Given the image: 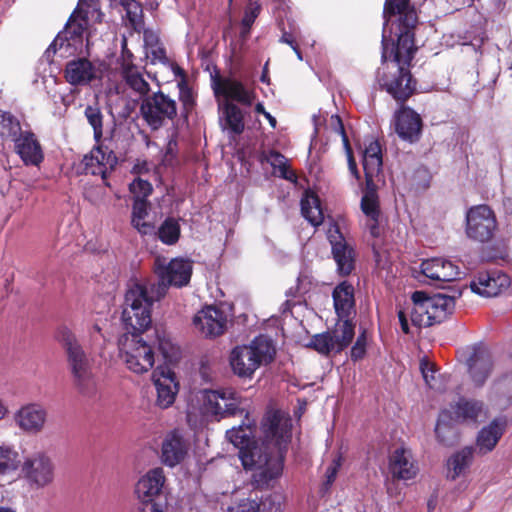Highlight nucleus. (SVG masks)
<instances>
[{
  "mask_svg": "<svg viewBox=\"0 0 512 512\" xmlns=\"http://www.w3.org/2000/svg\"><path fill=\"white\" fill-rule=\"evenodd\" d=\"M226 437L239 449V458L244 469L255 471L252 478L256 488H268L273 480L281 476L283 456L268 452L265 446H258L251 425L241 424L232 427L226 431Z\"/></svg>",
  "mask_w": 512,
  "mask_h": 512,
  "instance_id": "obj_1",
  "label": "nucleus"
},
{
  "mask_svg": "<svg viewBox=\"0 0 512 512\" xmlns=\"http://www.w3.org/2000/svg\"><path fill=\"white\" fill-rule=\"evenodd\" d=\"M54 339L64 352L73 383L80 394L92 396L96 392V381L92 365L75 332L66 324L57 326Z\"/></svg>",
  "mask_w": 512,
  "mask_h": 512,
  "instance_id": "obj_2",
  "label": "nucleus"
},
{
  "mask_svg": "<svg viewBox=\"0 0 512 512\" xmlns=\"http://www.w3.org/2000/svg\"><path fill=\"white\" fill-rule=\"evenodd\" d=\"M152 290L147 284H133L125 294V307L122 312V322L126 333L123 336H140L152 324L151 309L156 301Z\"/></svg>",
  "mask_w": 512,
  "mask_h": 512,
  "instance_id": "obj_3",
  "label": "nucleus"
},
{
  "mask_svg": "<svg viewBox=\"0 0 512 512\" xmlns=\"http://www.w3.org/2000/svg\"><path fill=\"white\" fill-rule=\"evenodd\" d=\"M276 349L267 336L255 337L249 345L234 347L229 355V364L233 373L239 378L252 379L261 365L274 361Z\"/></svg>",
  "mask_w": 512,
  "mask_h": 512,
  "instance_id": "obj_4",
  "label": "nucleus"
},
{
  "mask_svg": "<svg viewBox=\"0 0 512 512\" xmlns=\"http://www.w3.org/2000/svg\"><path fill=\"white\" fill-rule=\"evenodd\" d=\"M461 296V291L453 295L437 293L432 296L424 291H415L411 295L413 307L411 322L413 325L430 327L444 322L455 309V301Z\"/></svg>",
  "mask_w": 512,
  "mask_h": 512,
  "instance_id": "obj_5",
  "label": "nucleus"
},
{
  "mask_svg": "<svg viewBox=\"0 0 512 512\" xmlns=\"http://www.w3.org/2000/svg\"><path fill=\"white\" fill-rule=\"evenodd\" d=\"M376 79L381 90H385L399 104L404 105L417 90V80L410 67L384 61L378 68Z\"/></svg>",
  "mask_w": 512,
  "mask_h": 512,
  "instance_id": "obj_6",
  "label": "nucleus"
},
{
  "mask_svg": "<svg viewBox=\"0 0 512 512\" xmlns=\"http://www.w3.org/2000/svg\"><path fill=\"white\" fill-rule=\"evenodd\" d=\"M192 269V262L187 259L174 258L165 264L160 258H157L154 272L158 276V281H144L143 283L152 290L154 298L162 299L166 296L170 286L181 288L188 285Z\"/></svg>",
  "mask_w": 512,
  "mask_h": 512,
  "instance_id": "obj_7",
  "label": "nucleus"
},
{
  "mask_svg": "<svg viewBox=\"0 0 512 512\" xmlns=\"http://www.w3.org/2000/svg\"><path fill=\"white\" fill-rule=\"evenodd\" d=\"M495 211L487 204L471 206L465 214V234L473 242H491L498 232Z\"/></svg>",
  "mask_w": 512,
  "mask_h": 512,
  "instance_id": "obj_8",
  "label": "nucleus"
},
{
  "mask_svg": "<svg viewBox=\"0 0 512 512\" xmlns=\"http://www.w3.org/2000/svg\"><path fill=\"white\" fill-rule=\"evenodd\" d=\"M139 112L147 126L157 131L166 121H173L177 117V103L159 90L142 98Z\"/></svg>",
  "mask_w": 512,
  "mask_h": 512,
  "instance_id": "obj_9",
  "label": "nucleus"
},
{
  "mask_svg": "<svg viewBox=\"0 0 512 512\" xmlns=\"http://www.w3.org/2000/svg\"><path fill=\"white\" fill-rule=\"evenodd\" d=\"M121 357L129 370L142 374L154 365V350L140 336H121L119 338Z\"/></svg>",
  "mask_w": 512,
  "mask_h": 512,
  "instance_id": "obj_10",
  "label": "nucleus"
},
{
  "mask_svg": "<svg viewBox=\"0 0 512 512\" xmlns=\"http://www.w3.org/2000/svg\"><path fill=\"white\" fill-rule=\"evenodd\" d=\"M461 356L473 385L483 387L494 370V359L489 348L482 342L475 343L467 346Z\"/></svg>",
  "mask_w": 512,
  "mask_h": 512,
  "instance_id": "obj_11",
  "label": "nucleus"
},
{
  "mask_svg": "<svg viewBox=\"0 0 512 512\" xmlns=\"http://www.w3.org/2000/svg\"><path fill=\"white\" fill-rule=\"evenodd\" d=\"M355 335V324L337 322L332 331L315 334L309 347L318 353L328 356L331 352L341 353L352 342Z\"/></svg>",
  "mask_w": 512,
  "mask_h": 512,
  "instance_id": "obj_12",
  "label": "nucleus"
},
{
  "mask_svg": "<svg viewBox=\"0 0 512 512\" xmlns=\"http://www.w3.org/2000/svg\"><path fill=\"white\" fill-rule=\"evenodd\" d=\"M54 464L44 452H36L27 456L21 466V473L32 489H41L54 480Z\"/></svg>",
  "mask_w": 512,
  "mask_h": 512,
  "instance_id": "obj_13",
  "label": "nucleus"
},
{
  "mask_svg": "<svg viewBox=\"0 0 512 512\" xmlns=\"http://www.w3.org/2000/svg\"><path fill=\"white\" fill-rule=\"evenodd\" d=\"M201 410L204 415L214 416L217 420L243 412L238 406L236 393L230 389L204 390Z\"/></svg>",
  "mask_w": 512,
  "mask_h": 512,
  "instance_id": "obj_14",
  "label": "nucleus"
},
{
  "mask_svg": "<svg viewBox=\"0 0 512 512\" xmlns=\"http://www.w3.org/2000/svg\"><path fill=\"white\" fill-rule=\"evenodd\" d=\"M95 147L84 155L81 164L85 174L100 175L105 186L110 187L108 177L118 164V158L113 150L97 143Z\"/></svg>",
  "mask_w": 512,
  "mask_h": 512,
  "instance_id": "obj_15",
  "label": "nucleus"
},
{
  "mask_svg": "<svg viewBox=\"0 0 512 512\" xmlns=\"http://www.w3.org/2000/svg\"><path fill=\"white\" fill-rule=\"evenodd\" d=\"M212 88L215 96H223L226 101H236L245 106H251L256 99L254 90L232 77H223L218 70L211 75Z\"/></svg>",
  "mask_w": 512,
  "mask_h": 512,
  "instance_id": "obj_16",
  "label": "nucleus"
},
{
  "mask_svg": "<svg viewBox=\"0 0 512 512\" xmlns=\"http://www.w3.org/2000/svg\"><path fill=\"white\" fill-rule=\"evenodd\" d=\"M362 165L365 175L363 196H378L375 179L379 178L383 168L382 148L378 140H372L365 147Z\"/></svg>",
  "mask_w": 512,
  "mask_h": 512,
  "instance_id": "obj_17",
  "label": "nucleus"
},
{
  "mask_svg": "<svg viewBox=\"0 0 512 512\" xmlns=\"http://www.w3.org/2000/svg\"><path fill=\"white\" fill-rule=\"evenodd\" d=\"M195 330L206 338H215L226 330L227 315L216 306H206L192 320Z\"/></svg>",
  "mask_w": 512,
  "mask_h": 512,
  "instance_id": "obj_18",
  "label": "nucleus"
},
{
  "mask_svg": "<svg viewBox=\"0 0 512 512\" xmlns=\"http://www.w3.org/2000/svg\"><path fill=\"white\" fill-rule=\"evenodd\" d=\"M103 16L99 0H79L65 25L64 32H86L92 24L101 22Z\"/></svg>",
  "mask_w": 512,
  "mask_h": 512,
  "instance_id": "obj_19",
  "label": "nucleus"
},
{
  "mask_svg": "<svg viewBox=\"0 0 512 512\" xmlns=\"http://www.w3.org/2000/svg\"><path fill=\"white\" fill-rule=\"evenodd\" d=\"M394 129L399 138L409 143H416L420 140L423 128V121L420 115L412 108L400 105L395 111Z\"/></svg>",
  "mask_w": 512,
  "mask_h": 512,
  "instance_id": "obj_20",
  "label": "nucleus"
},
{
  "mask_svg": "<svg viewBox=\"0 0 512 512\" xmlns=\"http://www.w3.org/2000/svg\"><path fill=\"white\" fill-rule=\"evenodd\" d=\"M415 34H382L383 52L382 58L385 60L388 53V41L392 42L391 54L393 60L390 63H399L410 67L417 47L414 42Z\"/></svg>",
  "mask_w": 512,
  "mask_h": 512,
  "instance_id": "obj_21",
  "label": "nucleus"
},
{
  "mask_svg": "<svg viewBox=\"0 0 512 512\" xmlns=\"http://www.w3.org/2000/svg\"><path fill=\"white\" fill-rule=\"evenodd\" d=\"M152 378L157 391V405L163 409L170 407L179 388L175 373L168 367L159 366L153 371Z\"/></svg>",
  "mask_w": 512,
  "mask_h": 512,
  "instance_id": "obj_22",
  "label": "nucleus"
},
{
  "mask_svg": "<svg viewBox=\"0 0 512 512\" xmlns=\"http://www.w3.org/2000/svg\"><path fill=\"white\" fill-rule=\"evenodd\" d=\"M509 285L506 274L497 271H480L470 283L471 291L482 297H495Z\"/></svg>",
  "mask_w": 512,
  "mask_h": 512,
  "instance_id": "obj_23",
  "label": "nucleus"
},
{
  "mask_svg": "<svg viewBox=\"0 0 512 512\" xmlns=\"http://www.w3.org/2000/svg\"><path fill=\"white\" fill-rule=\"evenodd\" d=\"M328 239L332 246V255L337 264V271L342 276H348L354 269V250L350 247L339 227L329 230Z\"/></svg>",
  "mask_w": 512,
  "mask_h": 512,
  "instance_id": "obj_24",
  "label": "nucleus"
},
{
  "mask_svg": "<svg viewBox=\"0 0 512 512\" xmlns=\"http://www.w3.org/2000/svg\"><path fill=\"white\" fill-rule=\"evenodd\" d=\"M166 478L162 468L149 470L136 484L135 492L138 500L163 501V487Z\"/></svg>",
  "mask_w": 512,
  "mask_h": 512,
  "instance_id": "obj_25",
  "label": "nucleus"
},
{
  "mask_svg": "<svg viewBox=\"0 0 512 512\" xmlns=\"http://www.w3.org/2000/svg\"><path fill=\"white\" fill-rule=\"evenodd\" d=\"M398 17L399 32H410L416 27L417 14L409 8V0H386L383 9L384 24L387 25L392 17Z\"/></svg>",
  "mask_w": 512,
  "mask_h": 512,
  "instance_id": "obj_26",
  "label": "nucleus"
},
{
  "mask_svg": "<svg viewBox=\"0 0 512 512\" xmlns=\"http://www.w3.org/2000/svg\"><path fill=\"white\" fill-rule=\"evenodd\" d=\"M261 429L267 443L274 442L275 446L282 449L286 447L291 438V430L287 425H282V417L279 411L268 412L262 422Z\"/></svg>",
  "mask_w": 512,
  "mask_h": 512,
  "instance_id": "obj_27",
  "label": "nucleus"
},
{
  "mask_svg": "<svg viewBox=\"0 0 512 512\" xmlns=\"http://www.w3.org/2000/svg\"><path fill=\"white\" fill-rule=\"evenodd\" d=\"M335 312L338 322L347 321L354 324L352 318L355 315L354 287L348 281L339 283L332 292Z\"/></svg>",
  "mask_w": 512,
  "mask_h": 512,
  "instance_id": "obj_28",
  "label": "nucleus"
},
{
  "mask_svg": "<svg viewBox=\"0 0 512 512\" xmlns=\"http://www.w3.org/2000/svg\"><path fill=\"white\" fill-rule=\"evenodd\" d=\"M421 272L434 282H452L460 277L459 267L444 258H431L421 263Z\"/></svg>",
  "mask_w": 512,
  "mask_h": 512,
  "instance_id": "obj_29",
  "label": "nucleus"
},
{
  "mask_svg": "<svg viewBox=\"0 0 512 512\" xmlns=\"http://www.w3.org/2000/svg\"><path fill=\"white\" fill-rule=\"evenodd\" d=\"M14 148L25 165L39 166L44 160L42 146L31 130L24 131L14 141Z\"/></svg>",
  "mask_w": 512,
  "mask_h": 512,
  "instance_id": "obj_30",
  "label": "nucleus"
},
{
  "mask_svg": "<svg viewBox=\"0 0 512 512\" xmlns=\"http://www.w3.org/2000/svg\"><path fill=\"white\" fill-rule=\"evenodd\" d=\"M388 470L392 478L397 480H410L418 473L411 452L404 447H399L390 454Z\"/></svg>",
  "mask_w": 512,
  "mask_h": 512,
  "instance_id": "obj_31",
  "label": "nucleus"
},
{
  "mask_svg": "<svg viewBox=\"0 0 512 512\" xmlns=\"http://www.w3.org/2000/svg\"><path fill=\"white\" fill-rule=\"evenodd\" d=\"M64 77L68 83L74 86L88 85L99 78L98 69L87 58L81 57L66 63Z\"/></svg>",
  "mask_w": 512,
  "mask_h": 512,
  "instance_id": "obj_32",
  "label": "nucleus"
},
{
  "mask_svg": "<svg viewBox=\"0 0 512 512\" xmlns=\"http://www.w3.org/2000/svg\"><path fill=\"white\" fill-rule=\"evenodd\" d=\"M47 412L38 404L23 406L15 414V422L19 428L27 433L40 432L46 422Z\"/></svg>",
  "mask_w": 512,
  "mask_h": 512,
  "instance_id": "obj_33",
  "label": "nucleus"
},
{
  "mask_svg": "<svg viewBox=\"0 0 512 512\" xmlns=\"http://www.w3.org/2000/svg\"><path fill=\"white\" fill-rule=\"evenodd\" d=\"M188 452V445L177 432L169 433L162 443L161 457L165 465L174 467L181 463Z\"/></svg>",
  "mask_w": 512,
  "mask_h": 512,
  "instance_id": "obj_34",
  "label": "nucleus"
},
{
  "mask_svg": "<svg viewBox=\"0 0 512 512\" xmlns=\"http://www.w3.org/2000/svg\"><path fill=\"white\" fill-rule=\"evenodd\" d=\"M506 428V421L494 419L487 426L483 427L477 435L476 448L478 453L485 455L491 452L503 436Z\"/></svg>",
  "mask_w": 512,
  "mask_h": 512,
  "instance_id": "obj_35",
  "label": "nucleus"
},
{
  "mask_svg": "<svg viewBox=\"0 0 512 512\" xmlns=\"http://www.w3.org/2000/svg\"><path fill=\"white\" fill-rule=\"evenodd\" d=\"M483 408L484 403L480 400L460 397L454 405H451L449 410L457 423H477Z\"/></svg>",
  "mask_w": 512,
  "mask_h": 512,
  "instance_id": "obj_36",
  "label": "nucleus"
},
{
  "mask_svg": "<svg viewBox=\"0 0 512 512\" xmlns=\"http://www.w3.org/2000/svg\"><path fill=\"white\" fill-rule=\"evenodd\" d=\"M111 9L123 8L125 16L123 20L125 25L134 30L141 32L143 28V8L137 0H108Z\"/></svg>",
  "mask_w": 512,
  "mask_h": 512,
  "instance_id": "obj_37",
  "label": "nucleus"
},
{
  "mask_svg": "<svg viewBox=\"0 0 512 512\" xmlns=\"http://www.w3.org/2000/svg\"><path fill=\"white\" fill-rule=\"evenodd\" d=\"M455 423L450 410L444 409L439 413L435 434L438 442L443 446L449 447L457 443L459 433Z\"/></svg>",
  "mask_w": 512,
  "mask_h": 512,
  "instance_id": "obj_38",
  "label": "nucleus"
},
{
  "mask_svg": "<svg viewBox=\"0 0 512 512\" xmlns=\"http://www.w3.org/2000/svg\"><path fill=\"white\" fill-rule=\"evenodd\" d=\"M223 128L234 135H240L244 132L245 122L242 110L233 102L225 101L220 105Z\"/></svg>",
  "mask_w": 512,
  "mask_h": 512,
  "instance_id": "obj_39",
  "label": "nucleus"
},
{
  "mask_svg": "<svg viewBox=\"0 0 512 512\" xmlns=\"http://www.w3.org/2000/svg\"><path fill=\"white\" fill-rule=\"evenodd\" d=\"M490 397L498 404L508 406L512 403V372L504 373L491 384Z\"/></svg>",
  "mask_w": 512,
  "mask_h": 512,
  "instance_id": "obj_40",
  "label": "nucleus"
},
{
  "mask_svg": "<svg viewBox=\"0 0 512 512\" xmlns=\"http://www.w3.org/2000/svg\"><path fill=\"white\" fill-rule=\"evenodd\" d=\"M301 212L303 217L315 227L321 225L324 220L320 199L314 192L306 191L301 199Z\"/></svg>",
  "mask_w": 512,
  "mask_h": 512,
  "instance_id": "obj_41",
  "label": "nucleus"
},
{
  "mask_svg": "<svg viewBox=\"0 0 512 512\" xmlns=\"http://www.w3.org/2000/svg\"><path fill=\"white\" fill-rule=\"evenodd\" d=\"M149 207L148 200L133 199L131 224L141 235L151 234L155 228L152 223L144 221L148 216Z\"/></svg>",
  "mask_w": 512,
  "mask_h": 512,
  "instance_id": "obj_42",
  "label": "nucleus"
},
{
  "mask_svg": "<svg viewBox=\"0 0 512 512\" xmlns=\"http://www.w3.org/2000/svg\"><path fill=\"white\" fill-rule=\"evenodd\" d=\"M121 76L126 85L142 98L150 91V84L143 78V75L136 66H127L121 70Z\"/></svg>",
  "mask_w": 512,
  "mask_h": 512,
  "instance_id": "obj_43",
  "label": "nucleus"
},
{
  "mask_svg": "<svg viewBox=\"0 0 512 512\" xmlns=\"http://www.w3.org/2000/svg\"><path fill=\"white\" fill-rule=\"evenodd\" d=\"M330 123L334 127V131L338 133L342 138L343 146L345 148V152L347 155L349 171L355 177L356 180H360V173L357 168V163L355 161L353 150L351 148L349 138L346 134L342 119L340 118L339 115H332L330 118Z\"/></svg>",
  "mask_w": 512,
  "mask_h": 512,
  "instance_id": "obj_44",
  "label": "nucleus"
},
{
  "mask_svg": "<svg viewBox=\"0 0 512 512\" xmlns=\"http://www.w3.org/2000/svg\"><path fill=\"white\" fill-rule=\"evenodd\" d=\"M158 239L165 245H175L181 236L179 219L167 217L158 227L156 232Z\"/></svg>",
  "mask_w": 512,
  "mask_h": 512,
  "instance_id": "obj_45",
  "label": "nucleus"
},
{
  "mask_svg": "<svg viewBox=\"0 0 512 512\" xmlns=\"http://www.w3.org/2000/svg\"><path fill=\"white\" fill-rule=\"evenodd\" d=\"M24 131L20 121L10 112L0 110V137L14 142Z\"/></svg>",
  "mask_w": 512,
  "mask_h": 512,
  "instance_id": "obj_46",
  "label": "nucleus"
},
{
  "mask_svg": "<svg viewBox=\"0 0 512 512\" xmlns=\"http://www.w3.org/2000/svg\"><path fill=\"white\" fill-rule=\"evenodd\" d=\"M473 453L474 448L472 446H466L450 457L448 466L452 470L451 479H456L470 466Z\"/></svg>",
  "mask_w": 512,
  "mask_h": 512,
  "instance_id": "obj_47",
  "label": "nucleus"
},
{
  "mask_svg": "<svg viewBox=\"0 0 512 512\" xmlns=\"http://www.w3.org/2000/svg\"><path fill=\"white\" fill-rule=\"evenodd\" d=\"M265 160L270 163L274 169L279 171V176L289 181L296 180V174L289 169L286 157L276 150H271L265 156Z\"/></svg>",
  "mask_w": 512,
  "mask_h": 512,
  "instance_id": "obj_48",
  "label": "nucleus"
},
{
  "mask_svg": "<svg viewBox=\"0 0 512 512\" xmlns=\"http://www.w3.org/2000/svg\"><path fill=\"white\" fill-rule=\"evenodd\" d=\"M84 115L93 128V137L96 143H100L103 137V114L98 106L88 105Z\"/></svg>",
  "mask_w": 512,
  "mask_h": 512,
  "instance_id": "obj_49",
  "label": "nucleus"
},
{
  "mask_svg": "<svg viewBox=\"0 0 512 512\" xmlns=\"http://www.w3.org/2000/svg\"><path fill=\"white\" fill-rule=\"evenodd\" d=\"M177 86L179 88V101L182 104V114L187 118L196 105L195 96L186 80L179 81Z\"/></svg>",
  "mask_w": 512,
  "mask_h": 512,
  "instance_id": "obj_50",
  "label": "nucleus"
},
{
  "mask_svg": "<svg viewBox=\"0 0 512 512\" xmlns=\"http://www.w3.org/2000/svg\"><path fill=\"white\" fill-rule=\"evenodd\" d=\"M18 453L9 447H0V475L15 470L18 466Z\"/></svg>",
  "mask_w": 512,
  "mask_h": 512,
  "instance_id": "obj_51",
  "label": "nucleus"
},
{
  "mask_svg": "<svg viewBox=\"0 0 512 512\" xmlns=\"http://www.w3.org/2000/svg\"><path fill=\"white\" fill-rule=\"evenodd\" d=\"M360 206L368 220H376V218H380L381 210L379 196H362Z\"/></svg>",
  "mask_w": 512,
  "mask_h": 512,
  "instance_id": "obj_52",
  "label": "nucleus"
},
{
  "mask_svg": "<svg viewBox=\"0 0 512 512\" xmlns=\"http://www.w3.org/2000/svg\"><path fill=\"white\" fill-rule=\"evenodd\" d=\"M129 190L133 194V199L147 200L153 192V187L149 181L138 177L130 183Z\"/></svg>",
  "mask_w": 512,
  "mask_h": 512,
  "instance_id": "obj_53",
  "label": "nucleus"
},
{
  "mask_svg": "<svg viewBox=\"0 0 512 512\" xmlns=\"http://www.w3.org/2000/svg\"><path fill=\"white\" fill-rule=\"evenodd\" d=\"M266 502L258 503L256 500L245 498L236 504L228 507L227 512H260L261 506L265 507ZM279 511V507L275 508V512Z\"/></svg>",
  "mask_w": 512,
  "mask_h": 512,
  "instance_id": "obj_54",
  "label": "nucleus"
},
{
  "mask_svg": "<svg viewBox=\"0 0 512 512\" xmlns=\"http://www.w3.org/2000/svg\"><path fill=\"white\" fill-rule=\"evenodd\" d=\"M420 370L423 376V379L427 386L431 389H435L437 387V381H436V373L437 369L435 364L430 362L428 359L423 358L420 361Z\"/></svg>",
  "mask_w": 512,
  "mask_h": 512,
  "instance_id": "obj_55",
  "label": "nucleus"
},
{
  "mask_svg": "<svg viewBox=\"0 0 512 512\" xmlns=\"http://www.w3.org/2000/svg\"><path fill=\"white\" fill-rule=\"evenodd\" d=\"M280 42L288 44L294 50L299 60L303 59L301 47L314 44V41L311 44L304 43L302 34H282Z\"/></svg>",
  "mask_w": 512,
  "mask_h": 512,
  "instance_id": "obj_56",
  "label": "nucleus"
},
{
  "mask_svg": "<svg viewBox=\"0 0 512 512\" xmlns=\"http://www.w3.org/2000/svg\"><path fill=\"white\" fill-rule=\"evenodd\" d=\"M260 8V4L257 1H249L242 18V26L245 30L251 28L252 24L260 13Z\"/></svg>",
  "mask_w": 512,
  "mask_h": 512,
  "instance_id": "obj_57",
  "label": "nucleus"
},
{
  "mask_svg": "<svg viewBox=\"0 0 512 512\" xmlns=\"http://www.w3.org/2000/svg\"><path fill=\"white\" fill-rule=\"evenodd\" d=\"M340 467H341V457L339 456L338 458L334 459L332 461V463L326 469V473H325L326 480L324 482V486L326 489H329L330 486L335 481Z\"/></svg>",
  "mask_w": 512,
  "mask_h": 512,
  "instance_id": "obj_58",
  "label": "nucleus"
},
{
  "mask_svg": "<svg viewBox=\"0 0 512 512\" xmlns=\"http://www.w3.org/2000/svg\"><path fill=\"white\" fill-rule=\"evenodd\" d=\"M133 58H134L133 53L128 49L127 39L125 37V34H123V39L121 42V64H120L121 70H123L127 66H136L133 63Z\"/></svg>",
  "mask_w": 512,
  "mask_h": 512,
  "instance_id": "obj_59",
  "label": "nucleus"
},
{
  "mask_svg": "<svg viewBox=\"0 0 512 512\" xmlns=\"http://www.w3.org/2000/svg\"><path fill=\"white\" fill-rule=\"evenodd\" d=\"M163 501H148L139 500L135 512H163Z\"/></svg>",
  "mask_w": 512,
  "mask_h": 512,
  "instance_id": "obj_60",
  "label": "nucleus"
},
{
  "mask_svg": "<svg viewBox=\"0 0 512 512\" xmlns=\"http://www.w3.org/2000/svg\"><path fill=\"white\" fill-rule=\"evenodd\" d=\"M366 355V347L360 343H354L350 351V357L353 362L363 359Z\"/></svg>",
  "mask_w": 512,
  "mask_h": 512,
  "instance_id": "obj_61",
  "label": "nucleus"
},
{
  "mask_svg": "<svg viewBox=\"0 0 512 512\" xmlns=\"http://www.w3.org/2000/svg\"><path fill=\"white\" fill-rule=\"evenodd\" d=\"M151 54L154 60H158L161 63L167 62L166 49L162 46H156L152 48Z\"/></svg>",
  "mask_w": 512,
  "mask_h": 512,
  "instance_id": "obj_62",
  "label": "nucleus"
},
{
  "mask_svg": "<svg viewBox=\"0 0 512 512\" xmlns=\"http://www.w3.org/2000/svg\"><path fill=\"white\" fill-rule=\"evenodd\" d=\"M398 319L401 326V330L404 334H409L410 328L408 324V318L406 313L403 310L398 311Z\"/></svg>",
  "mask_w": 512,
  "mask_h": 512,
  "instance_id": "obj_63",
  "label": "nucleus"
},
{
  "mask_svg": "<svg viewBox=\"0 0 512 512\" xmlns=\"http://www.w3.org/2000/svg\"><path fill=\"white\" fill-rule=\"evenodd\" d=\"M177 149H178V142H177V139L175 137H172L168 143H167V147H166V155L167 156H176L177 154Z\"/></svg>",
  "mask_w": 512,
  "mask_h": 512,
  "instance_id": "obj_64",
  "label": "nucleus"
}]
</instances>
